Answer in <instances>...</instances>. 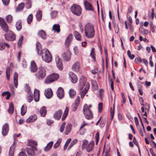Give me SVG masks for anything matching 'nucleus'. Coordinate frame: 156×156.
Returning a JSON list of instances; mask_svg holds the SVG:
<instances>
[{
    "mask_svg": "<svg viewBox=\"0 0 156 156\" xmlns=\"http://www.w3.org/2000/svg\"><path fill=\"white\" fill-rule=\"evenodd\" d=\"M59 75L57 73H53L50 75L46 78H59Z\"/></svg>",
    "mask_w": 156,
    "mask_h": 156,
    "instance_id": "c9c22d12",
    "label": "nucleus"
},
{
    "mask_svg": "<svg viewBox=\"0 0 156 156\" xmlns=\"http://www.w3.org/2000/svg\"><path fill=\"white\" fill-rule=\"evenodd\" d=\"M135 61L136 63H138V62H141L142 59L140 57L136 58L135 59Z\"/></svg>",
    "mask_w": 156,
    "mask_h": 156,
    "instance_id": "774afa93",
    "label": "nucleus"
},
{
    "mask_svg": "<svg viewBox=\"0 0 156 156\" xmlns=\"http://www.w3.org/2000/svg\"><path fill=\"white\" fill-rule=\"evenodd\" d=\"M52 30L55 32L58 33L60 31V27L58 24H56L53 25Z\"/></svg>",
    "mask_w": 156,
    "mask_h": 156,
    "instance_id": "b1692460",
    "label": "nucleus"
},
{
    "mask_svg": "<svg viewBox=\"0 0 156 156\" xmlns=\"http://www.w3.org/2000/svg\"><path fill=\"white\" fill-rule=\"evenodd\" d=\"M92 86L94 90H97L98 89V84L95 81H91Z\"/></svg>",
    "mask_w": 156,
    "mask_h": 156,
    "instance_id": "a19ab883",
    "label": "nucleus"
},
{
    "mask_svg": "<svg viewBox=\"0 0 156 156\" xmlns=\"http://www.w3.org/2000/svg\"><path fill=\"white\" fill-rule=\"evenodd\" d=\"M36 51L39 55H42V59L45 62L49 63L52 60V56L51 53L47 49L43 50L41 48V45L38 41L36 43Z\"/></svg>",
    "mask_w": 156,
    "mask_h": 156,
    "instance_id": "f257e3e1",
    "label": "nucleus"
},
{
    "mask_svg": "<svg viewBox=\"0 0 156 156\" xmlns=\"http://www.w3.org/2000/svg\"><path fill=\"white\" fill-rule=\"evenodd\" d=\"M80 97L79 96L77 97L75 100L74 104L79 105L80 102Z\"/></svg>",
    "mask_w": 156,
    "mask_h": 156,
    "instance_id": "4d7b16f0",
    "label": "nucleus"
},
{
    "mask_svg": "<svg viewBox=\"0 0 156 156\" xmlns=\"http://www.w3.org/2000/svg\"><path fill=\"white\" fill-rule=\"evenodd\" d=\"M69 75L70 78H77L76 75L72 72H70L69 73Z\"/></svg>",
    "mask_w": 156,
    "mask_h": 156,
    "instance_id": "8fccbe9b",
    "label": "nucleus"
},
{
    "mask_svg": "<svg viewBox=\"0 0 156 156\" xmlns=\"http://www.w3.org/2000/svg\"><path fill=\"white\" fill-rule=\"evenodd\" d=\"M127 54L129 57L131 59H133L135 57V55L133 54H131L130 51L128 50L127 51Z\"/></svg>",
    "mask_w": 156,
    "mask_h": 156,
    "instance_id": "3c124183",
    "label": "nucleus"
},
{
    "mask_svg": "<svg viewBox=\"0 0 156 156\" xmlns=\"http://www.w3.org/2000/svg\"><path fill=\"white\" fill-rule=\"evenodd\" d=\"M5 34V38L7 41H12L16 39V35L12 31H8Z\"/></svg>",
    "mask_w": 156,
    "mask_h": 156,
    "instance_id": "39448f33",
    "label": "nucleus"
},
{
    "mask_svg": "<svg viewBox=\"0 0 156 156\" xmlns=\"http://www.w3.org/2000/svg\"><path fill=\"white\" fill-rule=\"evenodd\" d=\"M71 140V139L70 138H69L68 139V140L66 141L63 148L64 150H66L68 145L70 143Z\"/></svg>",
    "mask_w": 156,
    "mask_h": 156,
    "instance_id": "603ef678",
    "label": "nucleus"
},
{
    "mask_svg": "<svg viewBox=\"0 0 156 156\" xmlns=\"http://www.w3.org/2000/svg\"><path fill=\"white\" fill-rule=\"evenodd\" d=\"M79 85L81 90H82L85 86L86 82V79H80L79 80Z\"/></svg>",
    "mask_w": 156,
    "mask_h": 156,
    "instance_id": "5701e85b",
    "label": "nucleus"
},
{
    "mask_svg": "<svg viewBox=\"0 0 156 156\" xmlns=\"http://www.w3.org/2000/svg\"><path fill=\"white\" fill-rule=\"evenodd\" d=\"M39 91L36 89H35L34 92V100L36 102H37L39 100Z\"/></svg>",
    "mask_w": 156,
    "mask_h": 156,
    "instance_id": "6ab92c4d",
    "label": "nucleus"
},
{
    "mask_svg": "<svg viewBox=\"0 0 156 156\" xmlns=\"http://www.w3.org/2000/svg\"><path fill=\"white\" fill-rule=\"evenodd\" d=\"M36 17L37 20H40L42 18V12L41 11H38L37 12Z\"/></svg>",
    "mask_w": 156,
    "mask_h": 156,
    "instance_id": "58836bf2",
    "label": "nucleus"
},
{
    "mask_svg": "<svg viewBox=\"0 0 156 156\" xmlns=\"http://www.w3.org/2000/svg\"><path fill=\"white\" fill-rule=\"evenodd\" d=\"M16 29L18 30H20L22 29V22L21 20H18L16 23Z\"/></svg>",
    "mask_w": 156,
    "mask_h": 156,
    "instance_id": "cd10ccee",
    "label": "nucleus"
},
{
    "mask_svg": "<svg viewBox=\"0 0 156 156\" xmlns=\"http://www.w3.org/2000/svg\"><path fill=\"white\" fill-rule=\"evenodd\" d=\"M62 141V139L59 138L57 141L56 143L54 144L53 147L54 149H56L59 146Z\"/></svg>",
    "mask_w": 156,
    "mask_h": 156,
    "instance_id": "ea45409f",
    "label": "nucleus"
},
{
    "mask_svg": "<svg viewBox=\"0 0 156 156\" xmlns=\"http://www.w3.org/2000/svg\"><path fill=\"white\" fill-rule=\"evenodd\" d=\"M84 4L85 9L87 10L90 11H93L94 10L92 5L88 2L85 1Z\"/></svg>",
    "mask_w": 156,
    "mask_h": 156,
    "instance_id": "aec40b11",
    "label": "nucleus"
},
{
    "mask_svg": "<svg viewBox=\"0 0 156 156\" xmlns=\"http://www.w3.org/2000/svg\"><path fill=\"white\" fill-rule=\"evenodd\" d=\"M82 147L83 149L85 148L86 145L87 144L88 142L86 140H83L82 141Z\"/></svg>",
    "mask_w": 156,
    "mask_h": 156,
    "instance_id": "6e6d98bb",
    "label": "nucleus"
},
{
    "mask_svg": "<svg viewBox=\"0 0 156 156\" xmlns=\"http://www.w3.org/2000/svg\"><path fill=\"white\" fill-rule=\"evenodd\" d=\"M39 37H41L43 39H46L47 38V35L45 31L43 30H41L38 31L37 33Z\"/></svg>",
    "mask_w": 156,
    "mask_h": 156,
    "instance_id": "f3484780",
    "label": "nucleus"
},
{
    "mask_svg": "<svg viewBox=\"0 0 156 156\" xmlns=\"http://www.w3.org/2000/svg\"><path fill=\"white\" fill-rule=\"evenodd\" d=\"M62 114V110L60 109L59 110L55 113L53 115V117L55 119L59 120L60 119Z\"/></svg>",
    "mask_w": 156,
    "mask_h": 156,
    "instance_id": "4468645a",
    "label": "nucleus"
},
{
    "mask_svg": "<svg viewBox=\"0 0 156 156\" xmlns=\"http://www.w3.org/2000/svg\"><path fill=\"white\" fill-rule=\"evenodd\" d=\"M83 112L85 118L87 119H91L93 118L92 112L87 105H85L83 107Z\"/></svg>",
    "mask_w": 156,
    "mask_h": 156,
    "instance_id": "7ed1b4c3",
    "label": "nucleus"
},
{
    "mask_svg": "<svg viewBox=\"0 0 156 156\" xmlns=\"http://www.w3.org/2000/svg\"><path fill=\"white\" fill-rule=\"evenodd\" d=\"M57 14V12L56 11H53L51 13V16L52 18H55L56 17Z\"/></svg>",
    "mask_w": 156,
    "mask_h": 156,
    "instance_id": "864d4df0",
    "label": "nucleus"
},
{
    "mask_svg": "<svg viewBox=\"0 0 156 156\" xmlns=\"http://www.w3.org/2000/svg\"><path fill=\"white\" fill-rule=\"evenodd\" d=\"M63 59L66 61H69L71 59V53L69 51L64 52L62 55Z\"/></svg>",
    "mask_w": 156,
    "mask_h": 156,
    "instance_id": "1a4fd4ad",
    "label": "nucleus"
},
{
    "mask_svg": "<svg viewBox=\"0 0 156 156\" xmlns=\"http://www.w3.org/2000/svg\"><path fill=\"white\" fill-rule=\"evenodd\" d=\"M5 46H6L8 48H9L10 46L7 43L4 42H0V50H2L5 48Z\"/></svg>",
    "mask_w": 156,
    "mask_h": 156,
    "instance_id": "7c9ffc66",
    "label": "nucleus"
},
{
    "mask_svg": "<svg viewBox=\"0 0 156 156\" xmlns=\"http://www.w3.org/2000/svg\"><path fill=\"white\" fill-rule=\"evenodd\" d=\"M95 49L94 48H92L91 51L90 56L93 58L94 61H95Z\"/></svg>",
    "mask_w": 156,
    "mask_h": 156,
    "instance_id": "4c0bfd02",
    "label": "nucleus"
},
{
    "mask_svg": "<svg viewBox=\"0 0 156 156\" xmlns=\"http://www.w3.org/2000/svg\"><path fill=\"white\" fill-rule=\"evenodd\" d=\"M57 79H46L44 82L46 84H48L55 81Z\"/></svg>",
    "mask_w": 156,
    "mask_h": 156,
    "instance_id": "79ce46f5",
    "label": "nucleus"
},
{
    "mask_svg": "<svg viewBox=\"0 0 156 156\" xmlns=\"http://www.w3.org/2000/svg\"><path fill=\"white\" fill-rule=\"evenodd\" d=\"M12 72V69L10 67H8L6 69V74L7 78H10L11 73Z\"/></svg>",
    "mask_w": 156,
    "mask_h": 156,
    "instance_id": "473e14b6",
    "label": "nucleus"
},
{
    "mask_svg": "<svg viewBox=\"0 0 156 156\" xmlns=\"http://www.w3.org/2000/svg\"><path fill=\"white\" fill-rule=\"evenodd\" d=\"M15 149V145H12L10 147L9 154V156H14V151Z\"/></svg>",
    "mask_w": 156,
    "mask_h": 156,
    "instance_id": "bb28decb",
    "label": "nucleus"
},
{
    "mask_svg": "<svg viewBox=\"0 0 156 156\" xmlns=\"http://www.w3.org/2000/svg\"><path fill=\"white\" fill-rule=\"evenodd\" d=\"M72 69L74 71L79 72L80 69V63L77 62H75L72 66Z\"/></svg>",
    "mask_w": 156,
    "mask_h": 156,
    "instance_id": "2eb2a0df",
    "label": "nucleus"
},
{
    "mask_svg": "<svg viewBox=\"0 0 156 156\" xmlns=\"http://www.w3.org/2000/svg\"><path fill=\"white\" fill-rule=\"evenodd\" d=\"M2 95L3 96H6V98L7 99H9L11 96L10 93L9 91H5L2 93Z\"/></svg>",
    "mask_w": 156,
    "mask_h": 156,
    "instance_id": "37998d69",
    "label": "nucleus"
},
{
    "mask_svg": "<svg viewBox=\"0 0 156 156\" xmlns=\"http://www.w3.org/2000/svg\"><path fill=\"white\" fill-rule=\"evenodd\" d=\"M73 35L72 34H70L67 37L65 41V45L66 47H69L72 41L73 38Z\"/></svg>",
    "mask_w": 156,
    "mask_h": 156,
    "instance_id": "dca6fc26",
    "label": "nucleus"
},
{
    "mask_svg": "<svg viewBox=\"0 0 156 156\" xmlns=\"http://www.w3.org/2000/svg\"><path fill=\"white\" fill-rule=\"evenodd\" d=\"M47 112V110L46 107H42L40 109V113L41 116L44 117L46 115Z\"/></svg>",
    "mask_w": 156,
    "mask_h": 156,
    "instance_id": "393cba45",
    "label": "nucleus"
},
{
    "mask_svg": "<svg viewBox=\"0 0 156 156\" xmlns=\"http://www.w3.org/2000/svg\"><path fill=\"white\" fill-rule=\"evenodd\" d=\"M109 83L110 84L111 90H114V84H113V82L112 80V79H111L109 80Z\"/></svg>",
    "mask_w": 156,
    "mask_h": 156,
    "instance_id": "680f3d73",
    "label": "nucleus"
},
{
    "mask_svg": "<svg viewBox=\"0 0 156 156\" xmlns=\"http://www.w3.org/2000/svg\"><path fill=\"white\" fill-rule=\"evenodd\" d=\"M44 94L47 98H51L53 95V92L51 88L47 89L46 90Z\"/></svg>",
    "mask_w": 156,
    "mask_h": 156,
    "instance_id": "a211bd4d",
    "label": "nucleus"
},
{
    "mask_svg": "<svg viewBox=\"0 0 156 156\" xmlns=\"http://www.w3.org/2000/svg\"><path fill=\"white\" fill-rule=\"evenodd\" d=\"M78 105H76L73 104L72 107V111L73 112H74L76 110L78 107Z\"/></svg>",
    "mask_w": 156,
    "mask_h": 156,
    "instance_id": "e2e57ef3",
    "label": "nucleus"
},
{
    "mask_svg": "<svg viewBox=\"0 0 156 156\" xmlns=\"http://www.w3.org/2000/svg\"><path fill=\"white\" fill-rule=\"evenodd\" d=\"M4 5H7L9 3L10 0H2Z\"/></svg>",
    "mask_w": 156,
    "mask_h": 156,
    "instance_id": "338daca9",
    "label": "nucleus"
},
{
    "mask_svg": "<svg viewBox=\"0 0 156 156\" xmlns=\"http://www.w3.org/2000/svg\"><path fill=\"white\" fill-rule=\"evenodd\" d=\"M23 40V36H21L19 38L18 42V45L19 46H20L21 45V44Z\"/></svg>",
    "mask_w": 156,
    "mask_h": 156,
    "instance_id": "5fc2aeb1",
    "label": "nucleus"
},
{
    "mask_svg": "<svg viewBox=\"0 0 156 156\" xmlns=\"http://www.w3.org/2000/svg\"><path fill=\"white\" fill-rule=\"evenodd\" d=\"M94 146V144L92 143H90L86 146V149L88 152H90L92 150Z\"/></svg>",
    "mask_w": 156,
    "mask_h": 156,
    "instance_id": "f704fd0d",
    "label": "nucleus"
},
{
    "mask_svg": "<svg viewBox=\"0 0 156 156\" xmlns=\"http://www.w3.org/2000/svg\"><path fill=\"white\" fill-rule=\"evenodd\" d=\"M46 75V71L44 68L42 66L39 67L38 71L36 74V76L39 78H44Z\"/></svg>",
    "mask_w": 156,
    "mask_h": 156,
    "instance_id": "423d86ee",
    "label": "nucleus"
},
{
    "mask_svg": "<svg viewBox=\"0 0 156 156\" xmlns=\"http://www.w3.org/2000/svg\"><path fill=\"white\" fill-rule=\"evenodd\" d=\"M71 10L73 14L77 16H80L81 14L82 9L78 5H73L71 7Z\"/></svg>",
    "mask_w": 156,
    "mask_h": 156,
    "instance_id": "20e7f679",
    "label": "nucleus"
},
{
    "mask_svg": "<svg viewBox=\"0 0 156 156\" xmlns=\"http://www.w3.org/2000/svg\"><path fill=\"white\" fill-rule=\"evenodd\" d=\"M27 112V107L26 105H23L21 108V114L22 116L24 115Z\"/></svg>",
    "mask_w": 156,
    "mask_h": 156,
    "instance_id": "e433bc0d",
    "label": "nucleus"
},
{
    "mask_svg": "<svg viewBox=\"0 0 156 156\" xmlns=\"http://www.w3.org/2000/svg\"><path fill=\"white\" fill-rule=\"evenodd\" d=\"M32 149L27 148V152L29 156H34L35 154V151L37 150V148L34 146H32Z\"/></svg>",
    "mask_w": 156,
    "mask_h": 156,
    "instance_id": "9d476101",
    "label": "nucleus"
},
{
    "mask_svg": "<svg viewBox=\"0 0 156 156\" xmlns=\"http://www.w3.org/2000/svg\"><path fill=\"white\" fill-rule=\"evenodd\" d=\"M24 4L23 3L21 2L20 4L17 7L16 11L17 12H20L22 11L24 8Z\"/></svg>",
    "mask_w": 156,
    "mask_h": 156,
    "instance_id": "2f4dec72",
    "label": "nucleus"
},
{
    "mask_svg": "<svg viewBox=\"0 0 156 156\" xmlns=\"http://www.w3.org/2000/svg\"><path fill=\"white\" fill-rule=\"evenodd\" d=\"M25 91L27 93H30L31 90L30 87H29V86L27 84H26L25 87Z\"/></svg>",
    "mask_w": 156,
    "mask_h": 156,
    "instance_id": "09e8293b",
    "label": "nucleus"
},
{
    "mask_svg": "<svg viewBox=\"0 0 156 156\" xmlns=\"http://www.w3.org/2000/svg\"><path fill=\"white\" fill-rule=\"evenodd\" d=\"M98 94L99 95L101 99H102L104 94V90L102 89H100L98 92Z\"/></svg>",
    "mask_w": 156,
    "mask_h": 156,
    "instance_id": "de8ad7c7",
    "label": "nucleus"
},
{
    "mask_svg": "<svg viewBox=\"0 0 156 156\" xmlns=\"http://www.w3.org/2000/svg\"><path fill=\"white\" fill-rule=\"evenodd\" d=\"M57 94L58 97L59 99L62 98L64 96V90L62 87H59L58 88L57 91Z\"/></svg>",
    "mask_w": 156,
    "mask_h": 156,
    "instance_id": "f8f14e48",
    "label": "nucleus"
},
{
    "mask_svg": "<svg viewBox=\"0 0 156 156\" xmlns=\"http://www.w3.org/2000/svg\"><path fill=\"white\" fill-rule=\"evenodd\" d=\"M9 130V125L7 123L5 124L2 128V133L3 136H6Z\"/></svg>",
    "mask_w": 156,
    "mask_h": 156,
    "instance_id": "ddd939ff",
    "label": "nucleus"
},
{
    "mask_svg": "<svg viewBox=\"0 0 156 156\" xmlns=\"http://www.w3.org/2000/svg\"><path fill=\"white\" fill-rule=\"evenodd\" d=\"M114 109H115V105H114L113 107V109L112 108H111L110 109V113L111 115L112 116V119L113 117V116L114 115Z\"/></svg>",
    "mask_w": 156,
    "mask_h": 156,
    "instance_id": "bf43d9fd",
    "label": "nucleus"
},
{
    "mask_svg": "<svg viewBox=\"0 0 156 156\" xmlns=\"http://www.w3.org/2000/svg\"><path fill=\"white\" fill-rule=\"evenodd\" d=\"M13 83L15 87L16 88H17V87L18 84V80L17 79H14Z\"/></svg>",
    "mask_w": 156,
    "mask_h": 156,
    "instance_id": "0e129e2a",
    "label": "nucleus"
},
{
    "mask_svg": "<svg viewBox=\"0 0 156 156\" xmlns=\"http://www.w3.org/2000/svg\"><path fill=\"white\" fill-rule=\"evenodd\" d=\"M72 127V125L70 123H68L67 125L65 130V134L68 135L70 132Z\"/></svg>",
    "mask_w": 156,
    "mask_h": 156,
    "instance_id": "c85d7f7f",
    "label": "nucleus"
},
{
    "mask_svg": "<svg viewBox=\"0 0 156 156\" xmlns=\"http://www.w3.org/2000/svg\"><path fill=\"white\" fill-rule=\"evenodd\" d=\"M33 19V16L32 14H30L27 17V23L29 24L31 23Z\"/></svg>",
    "mask_w": 156,
    "mask_h": 156,
    "instance_id": "a18cd8bd",
    "label": "nucleus"
},
{
    "mask_svg": "<svg viewBox=\"0 0 156 156\" xmlns=\"http://www.w3.org/2000/svg\"><path fill=\"white\" fill-rule=\"evenodd\" d=\"M69 111V108L68 107H66L64 112L62 118V121L64 120L66 117Z\"/></svg>",
    "mask_w": 156,
    "mask_h": 156,
    "instance_id": "a878e982",
    "label": "nucleus"
},
{
    "mask_svg": "<svg viewBox=\"0 0 156 156\" xmlns=\"http://www.w3.org/2000/svg\"><path fill=\"white\" fill-rule=\"evenodd\" d=\"M29 143L30 146L31 145V144L34 145L36 146L37 145V142L35 140H30L29 141Z\"/></svg>",
    "mask_w": 156,
    "mask_h": 156,
    "instance_id": "13d9d810",
    "label": "nucleus"
},
{
    "mask_svg": "<svg viewBox=\"0 0 156 156\" xmlns=\"http://www.w3.org/2000/svg\"><path fill=\"white\" fill-rule=\"evenodd\" d=\"M12 20V17L10 15H8L6 17V20L7 22L9 23H11Z\"/></svg>",
    "mask_w": 156,
    "mask_h": 156,
    "instance_id": "c03bdc74",
    "label": "nucleus"
},
{
    "mask_svg": "<svg viewBox=\"0 0 156 156\" xmlns=\"http://www.w3.org/2000/svg\"><path fill=\"white\" fill-rule=\"evenodd\" d=\"M74 34L76 40L80 41H82L81 35L78 32L75 31Z\"/></svg>",
    "mask_w": 156,
    "mask_h": 156,
    "instance_id": "c756f323",
    "label": "nucleus"
},
{
    "mask_svg": "<svg viewBox=\"0 0 156 156\" xmlns=\"http://www.w3.org/2000/svg\"><path fill=\"white\" fill-rule=\"evenodd\" d=\"M103 108V104L101 103H100L98 105V109L99 112H101L102 111Z\"/></svg>",
    "mask_w": 156,
    "mask_h": 156,
    "instance_id": "052dcab7",
    "label": "nucleus"
},
{
    "mask_svg": "<svg viewBox=\"0 0 156 156\" xmlns=\"http://www.w3.org/2000/svg\"><path fill=\"white\" fill-rule=\"evenodd\" d=\"M0 25L3 30L6 32L8 31L9 27L4 19L0 17Z\"/></svg>",
    "mask_w": 156,
    "mask_h": 156,
    "instance_id": "0eeeda50",
    "label": "nucleus"
},
{
    "mask_svg": "<svg viewBox=\"0 0 156 156\" xmlns=\"http://www.w3.org/2000/svg\"><path fill=\"white\" fill-rule=\"evenodd\" d=\"M85 34L88 38H92L95 36V31L93 25L87 23L84 26Z\"/></svg>",
    "mask_w": 156,
    "mask_h": 156,
    "instance_id": "f03ea898",
    "label": "nucleus"
},
{
    "mask_svg": "<svg viewBox=\"0 0 156 156\" xmlns=\"http://www.w3.org/2000/svg\"><path fill=\"white\" fill-rule=\"evenodd\" d=\"M37 119V117L36 115L30 116L26 120L27 123H31L34 122Z\"/></svg>",
    "mask_w": 156,
    "mask_h": 156,
    "instance_id": "412c9836",
    "label": "nucleus"
},
{
    "mask_svg": "<svg viewBox=\"0 0 156 156\" xmlns=\"http://www.w3.org/2000/svg\"><path fill=\"white\" fill-rule=\"evenodd\" d=\"M33 97L32 95H30L27 98V100L29 102H30L33 100Z\"/></svg>",
    "mask_w": 156,
    "mask_h": 156,
    "instance_id": "69168bd1",
    "label": "nucleus"
},
{
    "mask_svg": "<svg viewBox=\"0 0 156 156\" xmlns=\"http://www.w3.org/2000/svg\"><path fill=\"white\" fill-rule=\"evenodd\" d=\"M38 69L37 66L35 62L32 61L31 62L30 70L31 72L34 73L37 71Z\"/></svg>",
    "mask_w": 156,
    "mask_h": 156,
    "instance_id": "9b49d317",
    "label": "nucleus"
},
{
    "mask_svg": "<svg viewBox=\"0 0 156 156\" xmlns=\"http://www.w3.org/2000/svg\"><path fill=\"white\" fill-rule=\"evenodd\" d=\"M90 86V84L88 83H87L85 87L84 90L81 91V98H83L85 95L86 93L87 92Z\"/></svg>",
    "mask_w": 156,
    "mask_h": 156,
    "instance_id": "4be33fe9",
    "label": "nucleus"
},
{
    "mask_svg": "<svg viewBox=\"0 0 156 156\" xmlns=\"http://www.w3.org/2000/svg\"><path fill=\"white\" fill-rule=\"evenodd\" d=\"M55 60L58 68L60 70H62L63 68L62 63L58 56L55 57Z\"/></svg>",
    "mask_w": 156,
    "mask_h": 156,
    "instance_id": "6e6552de",
    "label": "nucleus"
},
{
    "mask_svg": "<svg viewBox=\"0 0 156 156\" xmlns=\"http://www.w3.org/2000/svg\"><path fill=\"white\" fill-rule=\"evenodd\" d=\"M14 107L12 104H10L9 108L8 109V112L9 113L12 114L13 113L14 111Z\"/></svg>",
    "mask_w": 156,
    "mask_h": 156,
    "instance_id": "49530a36",
    "label": "nucleus"
},
{
    "mask_svg": "<svg viewBox=\"0 0 156 156\" xmlns=\"http://www.w3.org/2000/svg\"><path fill=\"white\" fill-rule=\"evenodd\" d=\"M70 97L73 98L76 95V92L75 90L72 89H70L69 92Z\"/></svg>",
    "mask_w": 156,
    "mask_h": 156,
    "instance_id": "72a5a7b5",
    "label": "nucleus"
}]
</instances>
